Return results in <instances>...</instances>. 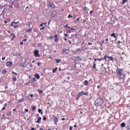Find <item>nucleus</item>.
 Listing matches in <instances>:
<instances>
[{"instance_id":"49530a36","label":"nucleus","mask_w":130,"mask_h":130,"mask_svg":"<svg viewBox=\"0 0 130 130\" xmlns=\"http://www.w3.org/2000/svg\"><path fill=\"white\" fill-rule=\"evenodd\" d=\"M5 59H6V57H3V58H2V59H3V60H5Z\"/></svg>"},{"instance_id":"a18cd8bd","label":"nucleus","mask_w":130,"mask_h":130,"mask_svg":"<svg viewBox=\"0 0 130 130\" xmlns=\"http://www.w3.org/2000/svg\"><path fill=\"white\" fill-rule=\"evenodd\" d=\"M23 44H24V43H23V42L20 43V45H23Z\"/></svg>"},{"instance_id":"a878e982","label":"nucleus","mask_w":130,"mask_h":130,"mask_svg":"<svg viewBox=\"0 0 130 130\" xmlns=\"http://www.w3.org/2000/svg\"><path fill=\"white\" fill-rule=\"evenodd\" d=\"M2 74H4L5 75H6V74H7V71L6 70H3L2 72Z\"/></svg>"},{"instance_id":"79ce46f5","label":"nucleus","mask_w":130,"mask_h":130,"mask_svg":"<svg viewBox=\"0 0 130 130\" xmlns=\"http://www.w3.org/2000/svg\"><path fill=\"white\" fill-rule=\"evenodd\" d=\"M80 20V18H78L77 19H76V21L77 22H79V20Z\"/></svg>"},{"instance_id":"6ab92c4d","label":"nucleus","mask_w":130,"mask_h":130,"mask_svg":"<svg viewBox=\"0 0 130 130\" xmlns=\"http://www.w3.org/2000/svg\"><path fill=\"white\" fill-rule=\"evenodd\" d=\"M107 57L110 60H112L113 59V57L111 56H108Z\"/></svg>"},{"instance_id":"9b49d317","label":"nucleus","mask_w":130,"mask_h":130,"mask_svg":"<svg viewBox=\"0 0 130 130\" xmlns=\"http://www.w3.org/2000/svg\"><path fill=\"white\" fill-rule=\"evenodd\" d=\"M13 55H14V56H21V55H22V54H21V53H16V54L14 53L13 54Z\"/></svg>"},{"instance_id":"39448f33","label":"nucleus","mask_w":130,"mask_h":130,"mask_svg":"<svg viewBox=\"0 0 130 130\" xmlns=\"http://www.w3.org/2000/svg\"><path fill=\"white\" fill-rule=\"evenodd\" d=\"M39 52V51H38V50H36L35 51V56L36 57H39V56H40L39 54L38 53Z\"/></svg>"},{"instance_id":"f8f14e48","label":"nucleus","mask_w":130,"mask_h":130,"mask_svg":"<svg viewBox=\"0 0 130 130\" xmlns=\"http://www.w3.org/2000/svg\"><path fill=\"white\" fill-rule=\"evenodd\" d=\"M88 83L89 82H88V80H85L83 82L84 86H87Z\"/></svg>"},{"instance_id":"603ef678","label":"nucleus","mask_w":130,"mask_h":130,"mask_svg":"<svg viewBox=\"0 0 130 130\" xmlns=\"http://www.w3.org/2000/svg\"><path fill=\"white\" fill-rule=\"evenodd\" d=\"M61 119H62V120H66V118H62Z\"/></svg>"},{"instance_id":"4be33fe9","label":"nucleus","mask_w":130,"mask_h":130,"mask_svg":"<svg viewBox=\"0 0 130 130\" xmlns=\"http://www.w3.org/2000/svg\"><path fill=\"white\" fill-rule=\"evenodd\" d=\"M41 111H42L41 109H38V112H39V113H41V114H43V112Z\"/></svg>"},{"instance_id":"e433bc0d","label":"nucleus","mask_w":130,"mask_h":130,"mask_svg":"<svg viewBox=\"0 0 130 130\" xmlns=\"http://www.w3.org/2000/svg\"><path fill=\"white\" fill-rule=\"evenodd\" d=\"M73 18V16L72 15H71V14H69V15H68V18Z\"/></svg>"},{"instance_id":"c756f323","label":"nucleus","mask_w":130,"mask_h":130,"mask_svg":"<svg viewBox=\"0 0 130 130\" xmlns=\"http://www.w3.org/2000/svg\"><path fill=\"white\" fill-rule=\"evenodd\" d=\"M32 81L33 82H36V79L35 78V77H33V78H32Z\"/></svg>"},{"instance_id":"72a5a7b5","label":"nucleus","mask_w":130,"mask_h":130,"mask_svg":"<svg viewBox=\"0 0 130 130\" xmlns=\"http://www.w3.org/2000/svg\"><path fill=\"white\" fill-rule=\"evenodd\" d=\"M86 20H87V23H90V20H89V19H88V18H86Z\"/></svg>"},{"instance_id":"09e8293b","label":"nucleus","mask_w":130,"mask_h":130,"mask_svg":"<svg viewBox=\"0 0 130 130\" xmlns=\"http://www.w3.org/2000/svg\"><path fill=\"white\" fill-rule=\"evenodd\" d=\"M92 13H93V10L90 11V14H92Z\"/></svg>"},{"instance_id":"0eeeda50","label":"nucleus","mask_w":130,"mask_h":130,"mask_svg":"<svg viewBox=\"0 0 130 130\" xmlns=\"http://www.w3.org/2000/svg\"><path fill=\"white\" fill-rule=\"evenodd\" d=\"M56 16H57V15L55 12H52V14H51L52 18H54V17H56Z\"/></svg>"},{"instance_id":"b1692460","label":"nucleus","mask_w":130,"mask_h":130,"mask_svg":"<svg viewBox=\"0 0 130 130\" xmlns=\"http://www.w3.org/2000/svg\"><path fill=\"white\" fill-rule=\"evenodd\" d=\"M13 81L14 82H16V81H17V77H13Z\"/></svg>"},{"instance_id":"2f4dec72","label":"nucleus","mask_w":130,"mask_h":130,"mask_svg":"<svg viewBox=\"0 0 130 130\" xmlns=\"http://www.w3.org/2000/svg\"><path fill=\"white\" fill-rule=\"evenodd\" d=\"M43 91H42V90H38V92L39 93V94H41V93H42Z\"/></svg>"},{"instance_id":"ddd939ff","label":"nucleus","mask_w":130,"mask_h":130,"mask_svg":"<svg viewBox=\"0 0 130 130\" xmlns=\"http://www.w3.org/2000/svg\"><path fill=\"white\" fill-rule=\"evenodd\" d=\"M41 121V117H39L38 118V120L37 121V123H40V122Z\"/></svg>"},{"instance_id":"20e7f679","label":"nucleus","mask_w":130,"mask_h":130,"mask_svg":"<svg viewBox=\"0 0 130 130\" xmlns=\"http://www.w3.org/2000/svg\"><path fill=\"white\" fill-rule=\"evenodd\" d=\"M100 73L102 75H105L106 73V69L104 67H102L100 69Z\"/></svg>"},{"instance_id":"393cba45","label":"nucleus","mask_w":130,"mask_h":130,"mask_svg":"<svg viewBox=\"0 0 130 130\" xmlns=\"http://www.w3.org/2000/svg\"><path fill=\"white\" fill-rule=\"evenodd\" d=\"M23 113H26V112H28L29 111V110L28 109H25Z\"/></svg>"},{"instance_id":"7ed1b4c3","label":"nucleus","mask_w":130,"mask_h":130,"mask_svg":"<svg viewBox=\"0 0 130 130\" xmlns=\"http://www.w3.org/2000/svg\"><path fill=\"white\" fill-rule=\"evenodd\" d=\"M83 95H89V92L88 91H86V92L81 91V92H79L77 94L76 100L78 101V100H79L80 99V98L82 97V96H83Z\"/></svg>"},{"instance_id":"de8ad7c7","label":"nucleus","mask_w":130,"mask_h":130,"mask_svg":"<svg viewBox=\"0 0 130 130\" xmlns=\"http://www.w3.org/2000/svg\"><path fill=\"white\" fill-rule=\"evenodd\" d=\"M31 130H35V128L34 127H32V128H31Z\"/></svg>"},{"instance_id":"9d476101","label":"nucleus","mask_w":130,"mask_h":130,"mask_svg":"<svg viewBox=\"0 0 130 130\" xmlns=\"http://www.w3.org/2000/svg\"><path fill=\"white\" fill-rule=\"evenodd\" d=\"M35 77L36 78V79H40V76L39 74H35Z\"/></svg>"},{"instance_id":"864d4df0","label":"nucleus","mask_w":130,"mask_h":130,"mask_svg":"<svg viewBox=\"0 0 130 130\" xmlns=\"http://www.w3.org/2000/svg\"><path fill=\"white\" fill-rule=\"evenodd\" d=\"M11 113H12V112H10V114H6V115H10Z\"/></svg>"},{"instance_id":"4d7b16f0","label":"nucleus","mask_w":130,"mask_h":130,"mask_svg":"<svg viewBox=\"0 0 130 130\" xmlns=\"http://www.w3.org/2000/svg\"><path fill=\"white\" fill-rule=\"evenodd\" d=\"M18 25H16V26H14V28H18Z\"/></svg>"},{"instance_id":"e2e57ef3","label":"nucleus","mask_w":130,"mask_h":130,"mask_svg":"<svg viewBox=\"0 0 130 130\" xmlns=\"http://www.w3.org/2000/svg\"><path fill=\"white\" fill-rule=\"evenodd\" d=\"M44 29V27H42V28H40V30H43Z\"/></svg>"},{"instance_id":"5701e85b","label":"nucleus","mask_w":130,"mask_h":130,"mask_svg":"<svg viewBox=\"0 0 130 130\" xmlns=\"http://www.w3.org/2000/svg\"><path fill=\"white\" fill-rule=\"evenodd\" d=\"M125 3H127V0H123V3H122V5L125 4Z\"/></svg>"},{"instance_id":"c85d7f7f","label":"nucleus","mask_w":130,"mask_h":130,"mask_svg":"<svg viewBox=\"0 0 130 130\" xmlns=\"http://www.w3.org/2000/svg\"><path fill=\"white\" fill-rule=\"evenodd\" d=\"M92 69H93V70H95V71H97V70L96 69V66H93Z\"/></svg>"},{"instance_id":"bf43d9fd","label":"nucleus","mask_w":130,"mask_h":130,"mask_svg":"<svg viewBox=\"0 0 130 130\" xmlns=\"http://www.w3.org/2000/svg\"><path fill=\"white\" fill-rule=\"evenodd\" d=\"M99 88H100V86L99 85H98L97 88H98V89H99Z\"/></svg>"},{"instance_id":"13d9d810","label":"nucleus","mask_w":130,"mask_h":130,"mask_svg":"<svg viewBox=\"0 0 130 130\" xmlns=\"http://www.w3.org/2000/svg\"><path fill=\"white\" fill-rule=\"evenodd\" d=\"M18 23H19V21H18V22H15V24H18Z\"/></svg>"},{"instance_id":"5fc2aeb1","label":"nucleus","mask_w":130,"mask_h":130,"mask_svg":"<svg viewBox=\"0 0 130 130\" xmlns=\"http://www.w3.org/2000/svg\"><path fill=\"white\" fill-rule=\"evenodd\" d=\"M88 45H92V43H89Z\"/></svg>"},{"instance_id":"7c9ffc66","label":"nucleus","mask_w":130,"mask_h":130,"mask_svg":"<svg viewBox=\"0 0 130 130\" xmlns=\"http://www.w3.org/2000/svg\"><path fill=\"white\" fill-rule=\"evenodd\" d=\"M11 35H13L14 36V37L12 39V40H13L14 39V38H16V36H15V34H11Z\"/></svg>"},{"instance_id":"6e6d98bb","label":"nucleus","mask_w":130,"mask_h":130,"mask_svg":"<svg viewBox=\"0 0 130 130\" xmlns=\"http://www.w3.org/2000/svg\"><path fill=\"white\" fill-rule=\"evenodd\" d=\"M40 26H41V27H43V24H42V23L41 24H40Z\"/></svg>"},{"instance_id":"a19ab883","label":"nucleus","mask_w":130,"mask_h":130,"mask_svg":"<svg viewBox=\"0 0 130 130\" xmlns=\"http://www.w3.org/2000/svg\"><path fill=\"white\" fill-rule=\"evenodd\" d=\"M69 129H70V130L73 129V128L72 127V126H70Z\"/></svg>"},{"instance_id":"a211bd4d","label":"nucleus","mask_w":130,"mask_h":130,"mask_svg":"<svg viewBox=\"0 0 130 130\" xmlns=\"http://www.w3.org/2000/svg\"><path fill=\"white\" fill-rule=\"evenodd\" d=\"M120 126L122 127H124V126H125V123H124V122H122L121 123Z\"/></svg>"},{"instance_id":"bb28decb","label":"nucleus","mask_w":130,"mask_h":130,"mask_svg":"<svg viewBox=\"0 0 130 130\" xmlns=\"http://www.w3.org/2000/svg\"><path fill=\"white\" fill-rule=\"evenodd\" d=\"M61 60H60L59 59H56V61L57 63H58L60 61H61Z\"/></svg>"},{"instance_id":"f704fd0d","label":"nucleus","mask_w":130,"mask_h":130,"mask_svg":"<svg viewBox=\"0 0 130 130\" xmlns=\"http://www.w3.org/2000/svg\"><path fill=\"white\" fill-rule=\"evenodd\" d=\"M43 120L45 121V120H46V117H43Z\"/></svg>"},{"instance_id":"8fccbe9b","label":"nucleus","mask_w":130,"mask_h":130,"mask_svg":"<svg viewBox=\"0 0 130 130\" xmlns=\"http://www.w3.org/2000/svg\"><path fill=\"white\" fill-rule=\"evenodd\" d=\"M13 110V111H17V109H14Z\"/></svg>"},{"instance_id":"4468645a","label":"nucleus","mask_w":130,"mask_h":130,"mask_svg":"<svg viewBox=\"0 0 130 130\" xmlns=\"http://www.w3.org/2000/svg\"><path fill=\"white\" fill-rule=\"evenodd\" d=\"M25 101L24 99H21L18 101V103H21L22 102H24Z\"/></svg>"},{"instance_id":"aec40b11","label":"nucleus","mask_w":130,"mask_h":130,"mask_svg":"<svg viewBox=\"0 0 130 130\" xmlns=\"http://www.w3.org/2000/svg\"><path fill=\"white\" fill-rule=\"evenodd\" d=\"M57 70V67H55L54 69H53V73H55L56 71Z\"/></svg>"},{"instance_id":"58836bf2","label":"nucleus","mask_w":130,"mask_h":130,"mask_svg":"<svg viewBox=\"0 0 130 130\" xmlns=\"http://www.w3.org/2000/svg\"><path fill=\"white\" fill-rule=\"evenodd\" d=\"M118 47H119V48H122V47H121V45H119Z\"/></svg>"},{"instance_id":"052dcab7","label":"nucleus","mask_w":130,"mask_h":130,"mask_svg":"<svg viewBox=\"0 0 130 130\" xmlns=\"http://www.w3.org/2000/svg\"><path fill=\"white\" fill-rule=\"evenodd\" d=\"M83 23H86V20H83Z\"/></svg>"},{"instance_id":"6e6552de","label":"nucleus","mask_w":130,"mask_h":130,"mask_svg":"<svg viewBox=\"0 0 130 130\" xmlns=\"http://www.w3.org/2000/svg\"><path fill=\"white\" fill-rule=\"evenodd\" d=\"M54 123L56 124L57 122H58V118L56 117H55L54 118Z\"/></svg>"},{"instance_id":"4c0bfd02","label":"nucleus","mask_w":130,"mask_h":130,"mask_svg":"<svg viewBox=\"0 0 130 130\" xmlns=\"http://www.w3.org/2000/svg\"><path fill=\"white\" fill-rule=\"evenodd\" d=\"M31 30H32V29H31V28H30L29 29L27 30L26 31V32H30V31H31Z\"/></svg>"},{"instance_id":"0e129e2a","label":"nucleus","mask_w":130,"mask_h":130,"mask_svg":"<svg viewBox=\"0 0 130 130\" xmlns=\"http://www.w3.org/2000/svg\"><path fill=\"white\" fill-rule=\"evenodd\" d=\"M4 22H5L6 24H7V23H8V22H7V21H6V20L4 21Z\"/></svg>"},{"instance_id":"f3484780","label":"nucleus","mask_w":130,"mask_h":130,"mask_svg":"<svg viewBox=\"0 0 130 130\" xmlns=\"http://www.w3.org/2000/svg\"><path fill=\"white\" fill-rule=\"evenodd\" d=\"M31 110H32V111H35V110H36V107L35 106H33L31 108Z\"/></svg>"},{"instance_id":"37998d69","label":"nucleus","mask_w":130,"mask_h":130,"mask_svg":"<svg viewBox=\"0 0 130 130\" xmlns=\"http://www.w3.org/2000/svg\"><path fill=\"white\" fill-rule=\"evenodd\" d=\"M76 51L77 52H78V51H81V49H78Z\"/></svg>"},{"instance_id":"680f3d73","label":"nucleus","mask_w":130,"mask_h":130,"mask_svg":"<svg viewBox=\"0 0 130 130\" xmlns=\"http://www.w3.org/2000/svg\"><path fill=\"white\" fill-rule=\"evenodd\" d=\"M64 36L66 37V36H68V34H64Z\"/></svg>"},{"instance_id":"ea45409f","label":"nucleus","mask_w":130,"mask_h":130,"mask_svg":"<svg viewBox=\"0 0 130 130\" xmlns=\"http://www.w3.org/2000/svg\"><path fill=\"white\" fill-rule=\"evenodd\" d=\"M5 109H6V107H4L2 108V110H5Z\"/></svg>"},{"instance_id":"473e14b6","label":"nucleus","mask_w":130,"mask_h":130,"mask_svg":"<svg viewBox=\"0 0 130 130\" xmlns=\"http://www.w3.org/2000/svg\"><path fill=\"white\" fill-rule=\"evenodd\" d=\"M25 62H26V61L23 62H21V63H20V66H24V64H26V63H25Z\"/></svg>"},{"instance_id":"774afa93","label":"nucleus","mask_w":130,"mask_h":130,"mask_svg":"<svg viewBox=\"0 0 130 130\" xmlns=\"http://www.w3.org/2000/svg\"><path fill=\"white\" fill-rule=\"evenodd\" d=\"M10 8H13V6H12V5H11V6H10Z\"/></svg>"},{"instance_id":"c03bdc74","label":"nucleus","mask_w":130,"mask_h":130,"mask_svg":"<svg viewBox=\"0 0 130 130\" xmlns=\"http://www.w3.org/2000/svg\"><path fill=\"white\" fill-rule=\"evenodd\" d=\"M30 96L31 97V98H32L34 96V95L31 94H30Z\"/></svg>"},{"instance_id":"423d86ee","label":"nucleus","mask_w":130,"mask_h":130,"mask_svg":"<svg viewBox=\"0 0 130 130\" xmlns=\"http://www.w3.org/2000/svg\"><path fill=\"white\" fill-rule=\"evenodd\" d=\"M63 52L64 53H69V52H70V50L63 49Z\"/></svg>"},{"instance_id":"3c124183","label":"nucleus","mask_w":130,"mask_h":130,"mask_svg":"<svg viewBox=\"0 0 130 130\" xmlns=\"http://www.w3.org/2000/svg\"><path fill=\"white\" fill-rule=\"evenodd\" d=\"M22 41H27V39H25L23 40Z\"/></svg>"},{"instance_id":"1a4fd4ad","label":"nucleus","mask_w":130,"mask_h":130,"mask_svg":"<svg viewBox=\"0 0 130 130\" xmlns=\"http://www.w3.org/2000/svg\"><path fill=\"white\" fill-rule=\"evenodd\" d=\"M58 38H57V35H55V36H54V41L55 42H58Z\"/></svg>"},{"instance_id":"f03ea898","label":"nucleus","mask_w":130,"mask_h":130,"mask_svg":"<svg viewBox=\"0 0 130 130\" xmlns=\"http://www.w3.org/2000/svg\"><path fill=\"white\" fill-rule=\"evenodd\" d=\"M104 103V100L101 98H98L94 102L95 106H101Z\"/></svg>"},{"instance_id":"2eb2a0df","label":"nucleus","mask_w":130,"mask_h":130,"mask_svg":"<svg viewBox=\"0 0 130 130\" xmlns=\"http://www.w3.org/2000/svg\"><path fill=\"white\" fill-rule=\"evenodd\" d=\"M13 64V62H7L6 63L7 66H12Z\"/></svg>"},{"instance_id":"412c9836","label":"nucleus","mask_w":130,"mask_h":130,"mask_svg":"<svg viewBox=\"0 0 130 130\" xmlns=\"http://www.w3.org/2000/svg\"><path fill=\"white\" fill-rule=\"evenodd\" d=\"M112 37H114V38H116V36L115 35L114 33L111 34Z\"/></svg>"},{"instance_id":"69168bd1","label":"nucleus","mask_w":130,"mask_h":130,"mask_svg":"<svg viewBox=\"0 0 130 130\" xmlns=\"http://www.w3.org/2000/svg\"><path fill=\"white\" fill-rule=\"evenodd\" d=\"M37 64H38V66H39L40 64V62H38Z\"/></svg>"},{"instance_id":"338daca9","label":"nucleus","mask_w":130,"mask_h":130,"mask_svg":"<svg viewBox=\"0 0 130 130\" xmlns=\"http://www.w3.org/2000/svg\"><path fill=\"white\" fill-rule=\"evenodd\" d=\"M14 23H15V21H12V24H14Z\"/></svg>"},{"instance_id":"cd10ccee","label":"nucleus","mask_w":130,"mask_h":130,"mask_svg":"<svg viewBox=\"0 0 130 130\" xmlns=\"http://www.w3.org/2000/svg\"><path fill=\"white\" fill-rule=\"evenodd\" d=\"M96 60H103V58H102V59H99V58H98V59H94V61H96Z\"/></svg>"},{"instance_id":"c9c22d12","label":"nucleus","mask_w":130,"mask_h":130,"mask_svg":"<svg viewBox=\"0 0 130 130\" xmlns=\"http://www.w3.org/2000/svg\"><path fill=\"white\" fill-rule=\"evenodd\" d=\"M76 27L77 26H75L74 28V27H72L71 29V30H76Z\"/></svg>"},{"instance_id":"dca6fc26","label":"nucleus","mask_w":130,"mask_h":130,"mask_svg":"<svg viewBox=\"0 0 130 130\" xmlns=\"http://www.w3.org/2000/svg\"><path fill=\"white\" fill-rule=\"evenodd\" d=\"M49 7L50 8H52V9H53V8H54V4H50Z\"/></svg>"},{"instance_id":"f257e3e1","label":"nucleus","mask_w":130,"mask_h":130,"mask_svg":"<svg viewBox=\"0 0 130 130\" xmlns=\"http://www.w3.org/2000/svg\"><path fill=\"white\" fill-rule=\"evenodd\" d=\"M122 69L117 68V74L119 80H124L125 78V74L122 73Z\"/></svg>"}]
</instances>
